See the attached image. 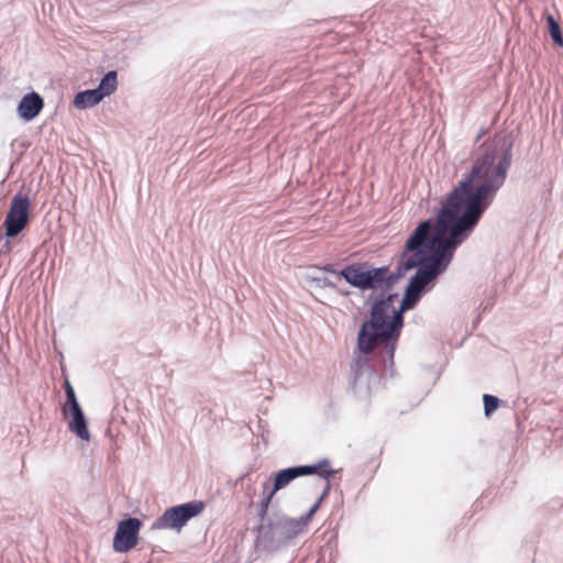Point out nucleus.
<instances>
[{
    "mask_svg": "<svg viewBox=\"0 0 563 563\" xmlns=\"http://www.w3.org/2000/svg\"><path fill=\"white\" fill-rule=\"evenodd\" d=\"M512 142L497 135L483 147L468 174L449 194L437 221L424 220L408 238L400 255L395 282L417 268L405 289L399 308L396 294L377 300L371 309V319L358 332L357 346L369 353L379 343H386L390 358L395 342L404 325V312L413 309L422 295L432 288L435 279L451 264L456 249L471 235L483 213L503 187L511 165Z\"/></svg>",
    "mask_w": 563,
    "mask_h": 563,
    "instance_id": "f257e3e1",
    "label": "nucleus"
},
{
    "mask_svg": "<svg viewBox=\"0 0 563 563\" xmlns=\"http://www.w3.org/2000/svg\"><path fill=\"white\" fill-rule=\"evenodd\" d=\"M306 531L305 521L283 514H273L258 527V542L269 551L287 545Z\"/></svg>",
    "mask_w": 563,
    "mask_h": 563,
    "instance_id": "f03ea898",
    "label": "nucleus"
},
{
    "mask_svg": "<svg viewBox=\"0 0 563 563\" xmlns=\"http://www.w3.org/2000/svg\"><path fill=\"white\" fill-rule=\"evenodd\" d=\"M323 271L331 273L336 280L344 278L351 286L362 290H386L395 284L386 266L367 269L362 264H352L335 271L332 265H327Z\"/></svg>",
    "mask_w": 563,
    "mask_h": 563,
    "instance_id": "7ed1b4c3",
    "label": "nucleus"
},
{
    "mask_svg": "<svg viewBox=\"0 0 563 563\" xmlns=\"http://www.w3.org/2000/svg\"><path fill=\"white\" fill-rule=\"evenodd\" d=\"M318 474L320 477L328 479L333 474L334 471L330 468V463L328 460L320 461L314 465H300L292 466L288 468H284L275 474L273 486L271 487L268 483H264L263 485V499L260 504L258 516L264 520L268 506L274 497V495L287 487L294 479L300 476H307Z\"/></svg>",
    "mask_w": 563,
    "mask_h": 563,
    "instance_id": "20e7f679",
    "label": "nucleus"
},
{
    "mask_svg": "<svg viewBox=\"0 0 563 563\" xmlns=\"http://www.w3.org/2000/svg\"><path fill=\"white\" fill-rule=\"evenodd\" d=\"M205 504L200 500H192L186 504L166 509L153 523L152 530H173L179 532L186 523L200 515Z\"/></svg>",
    "mask_w": 563,
    "mask_h": 563,
    "instance_id": "39448f33",
    "label": "nucleus"
},
{
    "mask_svg": "<svg viewBox=\"0 0 563 563\" xmlns=\"http://www.w3.org/2000/svg\"><path fill=\"white\" fill-rule=\"evenodd\" d=\"M30 206L31 201L26 196L18 194L12 198L4 221L5 235L8 238L16 236L26 227Z\"/></svg>",
    "mask_w": 563,
    "mask_h": 563,
    "instance_id": "423d86ee",
    "label": "nucleus"
},
{
    "mask_svg": "<svg viewBox=\"0 0 563 563\" xmlns=\"http://www.w3.org/2000/svg\"><path fill=\"white\" fill-rule=\"evenodd\" d=\"M141 526V520L134 517L120 521L113 538L114 552L125 553L132 550L137 544Z\"/></svg>",
    "mask_w": 563,
    "mask_h": 563,
    "instance_id": "0eeeda50",
    "label": "nucleus"
},
{
    "mask_svg": "<svg viewBox=\"0 0 563 563\" xmlns=\"http://www.w3.org/2000/svg\"><path fill=\"white\" fill-rule=\"evenodd\" d=\"M62 413L64 418L68 420V429L73 433H75L81 440H90V432L88 430L87 419L80 406L69 409H62Z\"/></svg>",
    "mask_w": 563,
    "mask_h": 563,
    "instance_id": "6e6552de",
    "label": "nucleus"
},
{
    "mask_svg": "<svg viewBox=\"0 0 563 563\" xmlns=\"http://www.w3.org/2000/svg\"><path fill=\"white\" fill-rule=\"evenodd\" d=\"M44 107L43 98L35 91L26 93L18 106V114L26 122L35 119Z\"/></svg>",
    "mask_w": 563,
    "mask_h": 563,
    "instance_id": "1a4fd4ad",
    "label": "nucleus"
},
{
    "mask_svg": "<svg viewBox=\"0 0 563 563\" xmlns=\"http://www.w3.org/2000/svg\"><path fill=\"white\" fill-rule=\"evenodd\" d=\"M103 99L96 88L78 92L74 99V106L78 109H87L98 104Z\"/></svg>",
    "mask_w": 563,
    "mask_h": 563,
    "instance_id": "9d476101",
    "label": "nucleus"
},
{
    "mask_svg": "<svg viewBox=\"0 0 563 563\" xmlns=\"http://www.w3.org/2000/svg\"><path fill=\"white\" fill-rule=\"evenodd\" d=\"M118 88V73L115 70L108 71L100 80L96 88L102 97L106 98L112 95Z\"/></svg>",
    "mask_w": 563,
    "mask_h": 563,
    "instance_id": "9b49d317",
    "label": "nucleus"
},
{
    "mask_svg": "<svg viewBox=\"0 0 563 563\" xmlns=\"http://www.w3.org/2000/svg\"><path fill=\"white\" fill-rule=\"evenodd\" d=\"M372 380H376L375 373L371 369L369 366H367L365 363L363 364L361 360H357L355 363V385L360 386L365 382L371 383Z\"/></svg>",
    "mask_w": 563,
    "mask_h": 563,
    "instance_id": "f8f14e48",
    "label": "nucleus"
},
{
    "mask_svg": "<svg viewBox=\"0 0 563 563\" xmlns=\"http://www.w3.org/2000/svg\"><path fill=\"white\" fill-rule=\"evenodd\" d=\"M547 23L549 26V32H550L552 41L556 45L563 46V36H562L560 24L556 22V20L552 15L547 16Z\"/></svg>",
    "mask_w": 563,
    "mask_h": 563,
    "instance_id": "ddd939ff",
    "label": "nucleus"
},
{
    "mask_svg": "<svg viewBox=\"0 0 563 563\" xmlns=\"http://www.w3.org/2000/svg\"><path fill=\"white\" fill-rule=\"evenodd\" d=\"M330 489V484H329V478L327 479V486L324 488V492L323 494L321 495V497L318 499V501L309 509V511L303 515V516H300L298 519L299 520H302L305 521V528L307 529L312 516L316 514V511L318 510L323 497L328 494Z\"/></svg>",
    "mask_w": 563,
    "mask_h": 563,
    "instance_id": "4468645a",
    "label": "nucleus"
},
{
    "mask_svg": "<svg viewBox=\"0 0 563 563\" xmlns=\"http://www.w3.org/2000/svg\"><path fill=\"white\" fill-rule=\"evenodd\" d=\"M483 401L484 411L487 417L490 416L497 409L499 404V399L497 397L487 394L483 396Z\"/></svg>",
    "mask_w": 563,
    "mask_h": 563,
    "instance_id": "2eb2a0df",
    "label": "nucleus"
},
{
    "mask_svg": "<svg viewBox=\"0 0 563 563\" xmlns=\"http://www.w3.org/2000/svg\"><path fill=\"white\" fill-rule=\"evenodd\" d=\"M78 406L80 405L77 400L76 393L71 391L66 394V402L63 405L62 409H69Z\"/></svg>",
    "mask_w": 563,
    "mask_h": 563,
    "instance_id": "dca6fc26",
    "label": "nucleus"
},
{
    "mask_svg": "<svg viewBox=\"0 0 563 563\" xmlns=\"http://www.w3.org/2000/svg\"><path fill=\"white\" fill-rule=\"evenodd\" d=\"M317 280L320 283V285L322 287H330V288L336 289L335 283L332 279H330V278H327V277H324V278H317Z\"/></svg>",
    "mask_w": 563,
    "mask_h": 563,
    "instance_id": "f3484780",
    "label": "nucleus"
},
{
    "mask_svg": "<svg viewBox=\"0 0 563 563\" xmlns=\"http://www.w3.org/2000/svg\"><path fill=\"white\" fill-rule=\"evenodd\" d=\"M71 391H75L74 387L71 386V384L69 383V380H65V393L68 394V393H71Z\"/></svg>",
    "mask_w": 563,
    "mask_h": 563,
    "instance_id": "a211bd4d",
    "label": "nucleus"
},
{
    "mask_svg": "<svg viewBox=\"0 0 563 563\" xmlns=\"http://www.w3.org/2000/svg\"><path fill=\"white\" fill-rule=\"evenodd\" d=\"M342 295H349V291H339Z\"/></svg>",
    "mask_w": 563,
    "mask_h": 563,
    "instance_id": "6ab92c4d",
    "label": "nucleus"
}]
</instances>
